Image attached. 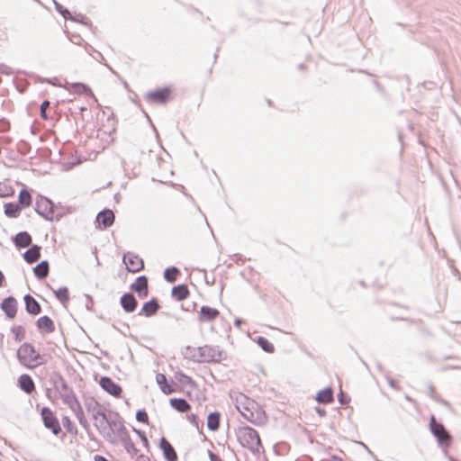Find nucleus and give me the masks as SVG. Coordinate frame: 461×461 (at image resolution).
Instances as JSON below:
<instances>
[{
    "mask_svg": "<svg viewBox=\"0 0 461 461\" xmlns=\"http://www.w3.org/2000/svg\"><path fill=\"white\" fill-rule=\"evenodd\" d=\"M16 355L20 364L28 368H34L47 362L46 358L38 353L35 348L28 342L21 345Z\"/></svg>",
    "mask_w": 461,
    "mask_h": 461,
    "instance_id": "f257e3e1",
    "label": "nucleus"
},
{
    "mask_svg": "<svg viewBox=\"0 0 461 461\" xmlns=\"http://www.w3.org/2000/svg\"><path fill=\"white\" fill-rule=\"evenodd\" d=\"M237 437L241 446L247 447L253 454H259L263 450L259 434L253 428L249 426L240 428Z\"/></svg>",
    "mask_w": 461,
    "mask_h": 461,
    "instance_id": "f03ea898",
    "label": "nucleus"
},
{
    "mask_svg": "<svg viewBox=\"0 0 461 461\" xmlns=\"http://www.w3.org/2000/svg\"><path fill=\"white\" fill-rule=\"evenodd\" d=\"M197 355H188L189 359L195 362H221L223 359V351L218 346L205 345L197 348Z\"/></svg>",
    "mask_w": 461,
    "mask_h": 461,
    "instance_id": "7ed1b4c3",
    "label": "nucleus"
},
{
    "mask_svg": "<svg viewBox=\"0 0 461 461\" xmlns=\"http://www.w3.org/2000/svg\"><path fill=\"white\" fill-rule=\"evenodd\" d=\"M35 212L47 221H59L62 213H56L55 204L47 197L38 195L35 202Z\"/></svg>",
    "mask_w": 461,
    "mask_h": 461,
    "instance_id": "20e7f679",
    "label": "nucleus"
},
{
    "mask_svg": "<svg viewBox=\"0 0 461 461\" xmlns=\"http://www.w3.org/2000/svg\"><path fill=\"white\" fill-rule=\"evenodd\" d=\"M429 429L437 439L438 445L446 451L445 449L452 443V436L442 423L437 422L434 415H432L429 420ZM445 453L447 454V452Z\"/></svg>",
    "mask_w": 461,
    "mask_h": 461,
    "instance_id": "39448f33",
    "label": "nucleus"
},
{
    "mask_svg": "<svg viewBox=\"0 0 461 461\" xmlns=\"http://www.w3.org/2000/svg\"><path fill=\"white\" fill-rule=\"evenodd\" d=\"M240 411L244 419L255 425L263 424L266 420L265 411L254 402H248V404L243 407V411Z\"/></svg>",
    "mask_w": 461,
    "mask_h": 461,
    "instance_id": "423d86ee",
    "label": "nucleus"
},
{
    "mask_svg": "<svg viewBox=\"0 0 461 461\" xmlns=\"http://www.w3.org/2000/svg\"><path fill=\"white\" fill-rule=\"evenodd\" d=\"M50 382L55 389L59 392V395L66 404V397H77L73 389L68 386V383L59 372H52L50 376Z\"/></svg>",
    "mask_w": 461,
    "mask_h": 461,
    "instance_id": "0eeeda50",
    "label": "nucleus"
},
{
    "mask_svg": "<svg viewBox=\"0 0 461 461\" xmlns=\"http://www.w3.org/2000/svg\"><path fill=\"white\" fill-rule=\"evenodd\" d=\"M41 417L44 427L50 430L55 436H58L61 432L62 429L59 421L50 408L46 406L42 407L41 410Z\"/></svg>",
    "mask_w": 461,
    "mask_h": 461,
    "instance_id": "6e6552de",
    "label": "nucleus"
},
{
    "mask_svg": "<svg viewBox=\"0 0 461 461\" xmlns=\"http://www.w3.org/2000/svg\"><path fill=\"white\" fill-rule=\"evenodd\" d=\"M66 404L70 408V410L75 413L79 424L86 429H88L89 423L85 417L83 409L81 404L77 397H66Z\"/></svg>",
    "mask_w": 461,
    "mask_h": 461,
    "instance_id": "1a4fd4ad",
    "label": "nucleus"
},
{
    "mask_svg": "<svg viewBox=\"0 0 461 461\" xmlns=\"http://www.w3.org/2000/svg\"><path fill=\"white\" fill-rule=\"evenodd\" d=\"M122 261L126 265L127 270L131 273H137L144 267L143 260L138 255L131 252L124 254Z\"/></svg>",
    "mask_w": 461,
    "mask_h": 461,
    "instance_id": "9d476101",
    "label": "nucleus"
},
{
    "mask_svg": "<svg viewBox=\"0 0 461 461\" xmlns=\"http://www.w3.org/2000/svg\"><path fill=\"white\" fill-rule=\"evenodd\" d=\"M99 384L104 391L114 397H120L122 393L121 385L109 376H102Z\"/></svg>",
    "mask_w": 461,
    "mask_h": 461,
    "instance_id": "9b49d317",
    "label": "nucleus"
},
{
    "mask_svg": "<svg viewBox=\"0 0 461 461\" xmlns=\"http://www.w3.org/2000/svg\"><path fill=\"white\" fill-rule=\"evenodd\" d=\"M130 289L138 294L140 299H144L149 294V279L146 276H138L130 285Z\"/></svg>",
    "mask_w": 461,
    "mask_h": 461,
    "instance_id": "f8f14e48",
    "label": "nucleus"
},
{
    "mask_svg": "<svg viewBox=\"0 0 461 461\" xmlns=\"http://www.w3.org/2000/svg\"><path fill=\"white\" fill-rule=\"evenodd\" d=\"M169 95L170 89L168 87H164L147 93L146 99L151 103L166 104L169 98Z\"/></svg>",
    "mask_w": 461,
    "mask_h": 461,
    "instance_id": "ddd939ff",
    "label": "nucleus"
},
{
    "mask_svg": "<svg viewBox=\"0 0 461 461\" xmlns=\"http://www.w3.org/2000/svg\"><path fill=\"white\" fill-rule=\"evenodd\" d=\"M119 430H120V436L118 438L121 440L125 450L132 456L137 455L139 450L135 447L133 441L131 440L127 429L125 427L121 426Z\"/></svg>",
    "mask_w": 461,
    "mask_h": 461,
    "instance_id": "4468645a",
    "label": "nucleus"
},
{
    "mask_svg": "<svg viewBox=\"0 0 461 461\" xmlns=\"http://www.w3.org/2000/svg\"><path fill=\"white\" fill-rule=\"evenodd\" d=\"M120 304L126 313H131L137 309L138 301L132 293H125L120 298Z\"/></svg>",
    "mask_w": 461,
    "mask_h": 461,
    "instance_id": "2eb2a0df",
    "label": "nucleus"
},
{
    "mask_svg": "<svg viewBox=\"0 0 461 461\" xmlns=\"http://www.w3.org/2000/svg\"><path fill=\"white\" fill-rule=\"evenodd\" d=\"M114 219L115 216L112 210L104 209L97 213L95 222L97 223V227L103 225L104 229H107L113 224Z\"/></svg>",
    "mask_w": 461,
    "mask_h": 461,
    "instance_id": "dca6fc26",
    "label": "nucleus"
},
{
    "mask_svg": "<svg viewBox=\"0 0 461 461\" xmlns=\"http://www.w3.org/2000/svg\"><path fill=\"white\" fill-rule=\"evenodd\" d=\"M0 308L8 319H14L17 313V301L14 296H8L3 300Z\"/></svg>",
    "mask_w": 461,
    "mask_h": 461,
    "instance_id": "f3484780",
    "label": "nucleus"
},
{
    "mask_svg": "<svg viewBox=\"0 0 461 461\" xmlns=\"http://www.w3.org/2000/svg\"><path fill=\"white\" fill-rule=\"evenodd\" d=\"M109 424H110V418H108L105 415H103V417H101L100 419H98L97 421L95 422V426L96 427V429H98V431L100 432V434L103 435V437L107 440V441H111L112 440V429H109Z\"/></svg>",
    "mask_w": 461,
    "mask_h": 461,
    "instance_id": "a211bd4d",
    "label": "nucleus"
},
{
    "mask_svg": "<svg viewBox=\"0 0 461 461\" xmlns=\"http://www.w3.org/2000/svg\"><path fill=\"white\" fill-rule=\"evenodd\" d=\"M159 447L167 461H177V454L171 443L164 437L160 438Z\"/></svg>",
    "mask_w": 461,
    "mask_h": 461,
    "instance_id": "6ab92c4d",
    "label": "nucleus"
},
{
    "mask_svg": "<svg viewBox=\"0 0 461 461\" xmlns=\"http://www.w3.org/2000/svg\"><path fill=\"white\" fill-rule=\"evenodd\" d=\"M220 315V312L216 308L203 305L200 309L198 321L200 322H210L214 321Z\"/></svg>",
    "mask_w": 461,
    "mask_h": 461,
    "instance_id": "aec40b11",
    "label": "nucleus"
},
{
    "mask_svg": "<svg viewBox=\"0 0 461 461\" xmlns=\"http://www.w3.org/2000/svg\"><path fill=\"white\" fill-rule=\"evenodd\" d=\"M160 305L157 298H151L149 301L144 303L142 308L139 312L138 315H143L146 317H151L157 313L159 310Z\"/></svg>",
    "mask_w": 461,
    "mask_h": 461,
    "instance_id": "412c9836",
    "label": "nucleus"
},
{
    "mask_svg": "<svg viewBox=\"0 0 461 461\" xmlns=\"http://www.w3.org/2000/svg\"><path fill=\"white\" fill-rule=\"evenodd\" d=\"M13 242L18 249L27 248L32 246V239L29 232L20 231L13 237Z\"/></svg>",
    "mask_w": 461,
    "mask_h": 461,
    "instance_id": "4be33fe9",
    "label": "nucleus"
},
{
    "mask_svg": "<svg viewBox=\"0 0 461 461\" xmlns=\"http://www.w3.org/2000/svg\"><path fill=\"white\" fill-rule=\"evenodd\" d=\"M23 301L25 303V310L29 314L38 315L41 313V307L32 295L29 294H25L23 297Z\"/></svg>",
    "mask_w": 461,
    "mask_h": 461,
    "instance_id": "5701e85b",
    "label": "nucleus"
},
{
    "mask_svg": "<svg viewBox=\"0 0 461 461\" xmlns=\"http://www.w3.org/2000/svg\"><path fill=\"white\" fill-rule=\"evenodd\" d=\"M37 329L45 333H52L55 330L54 321L47 315L40 317L36 321Z\"/></svg>",
    "mask_w": 461,
    "mask_h": 461,
    "instance_id": "b1692460",
    "label": "nucleus"
},
{
    "mask_svg": "<svg viewBox=\"0 0 461 461\" xmlns=\"http://www.w3.org/2000/svg\"><path fill=\"white\" fill-rule=\"evenodd\" d=\"M121 426L125 427L124 421H123L122 418L119 415V413L115 412L113 415V418H110L109 429H112V432H113L112 440L110 441L111 443L115 442V434L117 435V437L120 436L119 429H120Z\"/></svg>",
    "mask_w": 461,
    "mask_h": 461,
    "instance_id": "393cba45",
    "label": "nucleus"
},
{
    "mask_svg": "<svg viewBox=\"0 0 461 461\" xmlns=\"http://www.w3.org/2000/svg\"><path fill=\"white\" fill-rule=\"evenodd\" d=\"M41 247L39 245H32L23 254V258L28 264L37 262L41 258Z\"/></svg>",
    "mask_w": 461,
    "mask_h": 461,
    "instance_id": "a878e982",
    "label": "nucleus"
},
{
    "mask_svg": "<svg viewBox=\"0 0 461 461\" xmlns=\"http://www.w3.org/2000/svg\"><path fill=\"white\" fill-rule=\"evenodd\" d=\"M18 385L24 393L28 394L32 393L35 390V384L31 375L27 374H23L19 376Z\"/></svg>",
    "mask_w": 461,
    "mask_h": 461,
    "instance_id": "bb28decb",
    "label": "nucleus"
},
{
    "mask_svg": "<svg viewBox=\"0 0 461 461\" xmlns=\"http://www.w3.org/2000/svg\"><path fill=\"white\" fill-rule=\"evenodd\" d=\"M69 89L77 95H86L92 97L95 102H97V99H96L95 95H94L93 91L91 90V88L84 83H80V82L72 83L70 85Z\"/></svg>",
    "mask_w": 461,
    "mask_h": 461,
    "instance_id": "cd10ccee",
    "label": "nucleus"
},
{
    "mask_svg": "<svg viewBox=\"0 0 461 461\" xmlns=\"http://www.w3.org/2000/svg\"><path fill=\"white\" fill-rule=\"evenodd\" d=\"M156 381L159 385L160 390L165 394H171L176 392V389L170 384L164 374L158 373L156 375Z\"/></svg>",
    "mask_w": 461,
    "mask_h": 461,
    "instance_id": "c85d7f7f",
    "label": "nucleus"
},
{
    "mask_svg": "<svg viewBox=\"0 0 461 461\" xmlns=\"http://www.w3.org/2000/svg\"><path fill=\"white\" fill-rule=\"evenodd\" d=\"M189 289L186 285L181 284L174 286L171 290V295L176 301H183L189 296Z\"/></svg>",
    "mask_w": 461,
    "mask_h": 461,
    "instance_id": "c756f323",
    "label": "nucleus"
},
{
    "mask_svg": "<svg viewBox=\"0 0 461 461\" xmlns=\"http://www.w3.org/2000/svg\"><path fill=\"white\" fill-rule=\"evenodd\" d=\"M170 406L179 412H186L191 409V405L184 398H171L169 400Z\"/></svg>",
    "mask_w": 461,
    "mask_h": 461,
    "instance_id": "7c9ffc66",
    "label": "nucleus"
},
{
    "mask_svg": "<svg viewBox=\"0 0 461 461\" xmlns=\"http://www.w3.org/2000/svg\"><path fill=\"white\" fill-rule=\"evenodd\" d=\"M50 272V265L47 260H43L33 267V273L39 280L45 279Z\"/></svg>",
    "mask_w": 461,
    "mask_h": 461,
    "instance_id": "2f4dec72",
    "label": "nucleus"
},
{
    "mask_svg": "<svg viewBox=\"0 0 461 461\" xmlns=\"http://www.w3.org/2000/svg\"><path fill=\"white\" fill-rule=\"evenodd\" d=\"M316 401L321 404H328L333 401V390L331 387H326L321 390L316 395Z\"/></svg>",
    "mask_w": 461,
    "mask_h": 461,
    "instance_id": "473e14b6",
    "label": "nucleus"
},
{
    "mask_svg": "<svg viewBox=\"0 0 461 461\" xmlns=\"http://www.w3.org/2000/svg\"><path fill=\"white\" fill-rule=\"evenodd\" d=\"M221 413L219 411H212L207 417V428L209 430L216 431L220 428Z\"/></svg>",
    "mask_w": 461,
    "mask_h": 461,
    "instance_id": "72a5a7b5",
    "label": "nucleus"
},
{
    "mask_svg": "<svg viewBox=\"0 0 461 461\" xmlns=\"http://www.w3.org/2000/svg\"><path fill=\"white\" fill-rule=\"evenodd\" d=\"M5 214L9 218H17L20 215L22 207L18 203H5Z\"/></svg>",
    "mask_w": 461,
    "mask_h": 461,
    "instance_id": "f704fd0d",
    "label": "nucleus"
},
{
    "mask_svg": "<svg viewBox=\"0 0 461 461\" xmlns=\"http://www.w3.org/2000/svg\"><path fill=\"white\" fill-rule=\"evenodd\" d=\"M18 204L22 208L29 207L32 204V195L26 188H23L18 195Z\"/></svg>",
    "mask_w": 461,
    "mask_h": 461,
    "instance_id": "c9c22d12",
    "label": "nucleus"
},
{
    "mask_svg": "<svg viewBox=\"0 0 461 461\" xmlns=\"http://www.w3.org/2000/svg\"><path fill=\"white\" fill-rule=\"evenodd\" d=\"M180 271L176 267H169L164 271V279L168 283L176 282Z\"/></svg>",
    "mask_w": 461,
    "mask_h": 461,
    "instance_id": "e433bc0d",
    "label": "nucleus"
},
{
    "mask_svg": "<svg viewBox=\"0 0 461 461\" xmlns=\"http://www.w3.org/2000/svg\"><path fill=\"white\" fill-rule=\"evenodd\" d=\"M258 345L267 353H273L275 351L274 345L265 337L259 336L256 339Z\"/></svg>",
    "mask_w": 461,
    "mask_h": 461,
    "instance_id": "4c0bfd02",
    "label": "nucleus"
},
{
    "mask_svg": "<svg viewBox=\"0 0 461 461\" xmlns=\"http://www.w3.org/2000/svg\"><path fill=\"white\" fill-rule=\"evenodd\" d=\"M56 298L63 304H66L69 301V291L67 286H62L58 290L54 291Z\"/></svg>",
    "mask_w": 461,
    "mask_h": 461,
    "instance_id": "58836bf2",
    "label": "nucleus"
},
{
    "mask_svg": "<svg viewBox=\"0 0 461 461\" xmlns=\"http://www.w3.org/2000/svg\"><path fill=\"white\" fill-rule=\"evenodd\" d=\"M175 378L183 385H190L191 387L194 385L193 379L182 371L176 372Z\"/></svg>",
    "mask_w": 461,
    "mask_h": 461,
    "instance_id": "ea45409f",
    "label": "nucleus"
},
{
    "mask_svg": "<svg viewBox=\"0 0 461 461\" xmlns=\"http://www.w3.org/2000/svg\"><path fill=\"white\" fill-rule=\"evenodd\" d=\"M85 407L88 413H94L95 410L100 407V404L94 398H87L85 400Z\"/></svg>",
    "mask_w": 461,
    "mask_h": 461,
    "instance_id": "a19ab883",
    "label": "nucleus"
},
{
    "mask_svg": "<svg viewBox=\"0 0 461 461\" xmlns=\"http://www.w3.org/2000/svg\"><path fill=\"white\" fill-rule=\"evenodd\" d=\"M12 333L14 335V339L16 341H22L25 337V330L23 326H14L11 329Z\"/></svg>",
    "mask_w": 461,
    "mask_h": 461,
    "instance_id": "79ce46f5",
    "label": "nucleus"
},
{
    "mask_svg": "<svg viewBox=\"0 0 461 461\" xmlns=\"http://www.w3.org/2000/svg\"><path fill=\"white\" fill-rule=\"evenodd\" d=\"M377 367L384 375V377L386 378L389 386L394 390H400L398 384L389 375L388 372L384 370L381 365H378Z\"/></svg>",
    "mask_w": 461,
    "mask_h": 461,
    "instance_id": "37998d69",
    "label": "nucleus"
},
{
    "mask_svg": "<svg viewBox=\"0 0 461 461\" xmlns=\"http://www.w3.org/2000/svg\"><path fill=\"white\" fill-rule=\"evenodd\" d=\"M53 3H54L56 11L59 14H60L64 17V19L68 20V18H70V12L67 8H65L62 5H60L59 2H57L56 0H53Z\"/></svg>",
    "mask_w": 461,
    "mask_h": 461,
    "instance_id": "c03bdc74",
    "label": "nucleus"
},
{
    "mask_svg": "<svg viewBox=\"0 0 461 461\" xmlns=\"http://www.w3.org/2000/svg\"><path fill=\"white\" fill-rule=\"evenodd\" d=\"M14 193V190L6 185H0V196L1 197H8L12 196Z\"/></svg>",
    "mask_w": 461,
    "mask_h": 461,
    "instance_id": "a18cd8bd",
    "label": "nucleus"
},
{
    "mask_svg": "<svg viewBox=\"0 0 461 461\" xmlns=\"http://www.w3.org/2000/svg\"><path fill=\"white\" fill-rule=\"evenodd\" d=\"M136 420L141 423L147 424L149 422V415L147 411L144 409L137 411Z\"/></svg>",
    "mask_w": 461,
    "mask_h": 461,
    "instance_id": "49530a36",
    "label": "nucleus"
},
{
    "mask_svg": "<svg viewBox=\"0 0 461 461\" xmlns=\"http://www.w3.org/2000/svg\"><path fill=\"white\" fill-rule=\"evenodd\" d=\"M62 424H63V427L66 429V430L69 433H73L74 431V423L73 421L70 420L69 417L68 416H64L62 418Z\"/></svg>",
    "mask_w": 461,
    "mask_h": 461,
    "instance_id": "de8ad7c7",
    "label": "nucleus"
},
{
    "mask_svg": "<svg viewBox=\"0 0 461 461\" xmlns=\"http://www.w3.org/2000/svg\"><path fill=\"white\" fill-rule=\"evenodd\" d=\"M50 103L48 100H44L41 104V112L40 115L43 120H48L49 115L47 113V109L50 107Z\"/></svg>",
    "mask_w": 461,
    "mask_h": 461,
    "instance_id": "09e8293b",
    "label": "nucleus"
},
{
    "mask_svg": "<svg viewBox=\"0 0 461 461\" xmlns=\"http://www.w3.org/2000/svg\"><path fill=\"white\" fill-rule=\"evenodd\" d=\"M133 431L139 436V438H140V440L143 443V446L145 447H149V440H148V438L146 436V433L143 430L137 429L135 428H133Z\"/></svg>",
    "mask_w": 461,
    "mask_h": 461,
    "instance_id": "8fccbe9b",
    "label": "nucleus"
},
{
    "mask_svg": "<svg viewBox=\"0 0 461 461\" xmlns=\"http://www.w3.org/2000/svg\"><path fill=\"white\" fill-rule=\"evenodd\" d=\"M429 395L432 399L436 400L437 402H438L441 404H444L446 406L448 405V402L447 401L438 398V396L436 395V393H435V388L432 384L429 385Z\"/></svg>",
    "mask_w": 461,
    "mask_h": 461,
    "instance_id": "3c124183",
    "label": "nucleus"
},
{
    "mask_svg": "<svg viewBox=\"0 0 461 461\" xmlns=\"http://www.w3.org/2000/svg\"><path fill=\"white\" fill-rule=\"evenodd\" d=\"M68 20L70 21H74V22H77V23H81L83 24H86V18L85 15L81 14H77L76 15H72L70 14V18H68Z\"/></svg>",
    "mask_w": 461,
    "mask_h": 461,
    "instance_id": "603ef678",
    "label": "nucleus"
},
{
    "mask_svg": "<svg viewBox=\"0 0 461 461\" xmlns=\"http://www.w3.org/2000/svg\"><path fill=\"white\" fill-rule=\"evenodd\" d=\"M10 129V122L5 118L0 119V132H6Z\"/></svg>",
    "mask_w": 461,
    "mask_h": 461,
    "instance_id": "864d4df0",
    "label": "nucleus"
},
{
    "mask_svg": "<svg viewBox=\"0 0 461 461\" xmlns=\"http://www.w3.org/2000/svg\"><path fill=\"white\" fill-rule=\"evenodd\" d=\"M188 420L190 421V423L192 425H194L197 429L199 428L200 420H199V418H198V416L196 414L192 413L191 415H189L188 416Z\"/></svg>",
    "mask_w": 461,
    "mask_h": 461,
    "instance_id": "5fc2aeb1",
    "label": "nucleus"
},
{
    "mask_svg": "<svg viewBox=\"0 0 461 461\" xmlns=\"http://www.w3.org/2000/svg\"><path fill=\"white\" fill-rule=\"evenodd\" d=\"M85 298H86V308L87 311L89 312H92L93 311V305H94V302H93V299L92 297L89 295V294H85Z\"/></svg>",
    "mask_w": 461,
    "mask_h": 461,
    "instance_id": "6e6d98bb",
    "label": "nucleus"
},
{
    "mask_svg": "<svg viewBox=\"0 0 461 461\" xmlns=\"http://www.w3.org/2000/svg\"><path fill=\"white\" fill-rule=\"evenodd\" d=\"M184 354H185V357L189 359L188 355H197L198 356L197 348L187 346L185 348V351Z\"/></svg>",
    "mask_w": 461,
    "mask_h": 461,
    "instance_id": "4d7b16f0",
    "label": "nucleus"
},
{
    "mask_svg": "<svg viewBox=\"0 0 461 461\" xmlns=\"http://www.w3.org/2000/svg\"><path fill=\"white\" fill-rule=\"evenodd\" d=\"M92 415V418L95 420V422L98 420L99 417H103V415H105V412L101 410V408L99 407L97 410H95V411L94 413H91Z\"/></svg>",
    "mask_w": 461,
    "mask_h": 461,
    "instance_id": "13d9d810",
    "label": "nucleus"
},
{
    "mask_svg": "<svg viewBox=\"0 0 461 461\" xmlns=\"http://www.w3.org/2000/svg\"><path fill=\"white\" fill-rule=\"evenodd\" d=\"M208 456L211 461H222L218 455L214 454L211 450L208 451Z\"/></svg>",
    "mask_w": 461,
    "mask_h": 461,
    "instance_id": "bf43d9fd",
    "label": "nucleus"
},
{
    "mask_svg": "<svg viewBox=\"0 0 461 461\" xmlns=\"http://www.w3.org/2000/svg\"><path fill=\"white\" fill-rule=\"evenodd\" d=\"M338 398H339V402L341 404H346V403L348 402V399H347V396L343 393V392H340V393L338 394Z\"/></svg>",
    "mask_w": 461,
    "mask_h": 461,
    "instance_id": "052dcab7",
    "label": "nucleus"
},
{
    "mask_svg": "<svg viewBox=\"0 0 461 461\" xmlns=\"http://www.w3.org/2000/svg\"><path fill=\"white\" fill-rule=\"evenodd\" d=\"M316 412L321 416V417H325L327 412L326 411L323 409V408H320V407H317L316 408Z\"/></svg>",
    "mask_w": 461,
    "mask_h": 461,
    "instance_id": "680f3d73",
    "label": "nucleus"
},
{
    "mask_svg": "<svg viewBox=\"0 0 461 461\" xmlns=\"http://www.w3.org/2000/svg\"><path fill=\"white\" fill-rule=\"evenodd\" d=\"M95 461H109V460L103 456L96 455L95 456Z\"/></svg>",
    "mask_w": 461,
    "mask_h": 461,
    "instance_id": "e2e57ef3",
    "label": "nucleus"
},
{
    "mask_svg": "<svg viewBox=\"0 0 461 461\" xmlns=\"http://www.w3.org/2000/svg\"><path fill=\"white\" fill-rule=\"evenodd\" d=\"M242 323H243V321H242L241 319H240V318H237V319H235V321H234V325H235L236 327H240V325H241Z\"/></svg>",
    "mask_w": 461,
    "mask_h": 461,
    "instance_id": "0e129e2a",
    "label": "nucleus"
},
{
    "mask_svg": "<svg viewBox=\"0 0 461 461\" xmlns=\"http://www.w3.org/2000/svg\"><path fill=\"white\" fill-rule=\"evenodd\" d=\"M5 279V275L0 270V287H2L4 285Z\"/></svg>",
    "mask_w": 461,
    "mask_h": 461,
    "instance_id": "69168bd1",
    "label": "nucleus"
},
{
    "mask_svg": "<svg viewBox=\"0 0 461 461\" xmlns=\"http://www.w3.org/2000/svg\"><path fill=\"white\" fill-rule=\"evenodd\" d=\"M138 461H149V459L147 456H145L144 455H140L138 457Z\"/></svg>",
    "mask_w": 461,
    "mask_h": 461,
    "instance_id": "338daca9",
    "label": "nucleus"
},
{
    "mask_svg": "<svg viewBox=\"0 0 461 461\" xmlns=\"http://www.w3.org/2000/svg\"><path fill=\"white\" fill-rule=\"evenodd\" d=\"M330 461H343V460L341 457L333 455V456H331Z\"/></svg>",
    "mask_w": 461,
    "mask_h": 461,
    "instance_id": "774afa93",
    "label": "nucleus"
}]
</instances>
